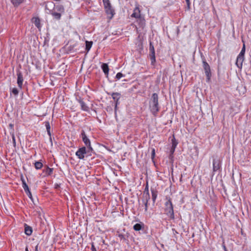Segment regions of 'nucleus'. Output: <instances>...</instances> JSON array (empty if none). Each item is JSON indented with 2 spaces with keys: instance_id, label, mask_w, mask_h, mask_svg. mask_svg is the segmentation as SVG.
Instances as JSON below:
<instances>
[{
  "instance_id": "f704fd0d",
  "label": "nucleus",
  "mask_w": 251,
  "mask_h": 251,
  "mask_svg": "<svg viewBox=\"0 0 251 251\" xmlns=\"http://www.w3.org/2000/svg\"><path fill=\"white\" fill-rule=\"evenodd\" d=\"M12 93L15 95V96H17L19 94V91L16 88H14L13 89H12Z\"/></svg>"
},
{
  "instance_id": "72a5a7b5",
  "label": "nucleus",
  "mask_w": 251,
  "mask_h": 251,
  "mask_svg": "<svg viewBox=\"0 0 251 251\" xmlns=\"http://www.w3.org/2000/svg\"><path fill=\"white\" fill-rule=\"evenodd\" d=\"M125 75L121 73H118L116 75V78L118 80L120 79Z\"/></svg>"
},
{
  "instance_id": "bb28decb",
  "label": "nucleus",
  "mask_w": 251,
  "mask_h": 251,
  "mask_svg": "<svg viewBox=\"0 0 251 251\" xmlns=\"http://www.w3.org/2000/svg\"><path fill=\"white\" fill-rule=\"evenodd\" d=\"M43 164L41 161H36L34 163V166L36 169L39 170L42 168Z\"/></svg>"
},
{
  "instance_id": "a19ab883",
  "label": "nucleus",
  "mask_w": 251,
  "mask_h": 251,
  "mask_svg": "<svg viewBox=\"0 0 251 251\" xmlns=\"http://www.w3.org/2000/svg\"><path fill=\"white\" fill-rule=\"evenodd\" d=\"M186 0V1L187 6H188V8H190V0Z\"/></svg>"
},
{
  "instance_id": "c85d7f7f",
  "label": "nucleus",
  "mask_w": 251,
  "mask_h": 251,
  "mask_svg": "<svg viewBox=\"0 0 251 251\" xmlns=\"http://www.w3.org/2000/svg\"><path fill=\"white\" fill-rule=\"evenodd\" d=\"M243 47L242 48V50H241L239 54H240L241 56H245V51H246L245 44L243 41Z\"/></svg>"
},
{
  "instance_id": "c756f323",
  "label": "nucleus",
  "mask_w": 251,
  "mask_h": 251,
  "mask_svg": "<svg viewBox=\"0 0 251 251\" xmlns=\"http://www.w3.org/2000/svg\"><path fill=\"white\" fill-rule=\"evenodd\" d=\"M10 134L11 135V137H12V143H13V146H14V147H16V139H15L14 132V131H11L10 132Z\"/></svg>"
},
{
  "instance_id": "7c9ffc66",
  "label": "nucleus",
  "mask_w": 251,
  "mask_h": 251,
  "mask_svg": "<svg viewBox=\"0 0 251 251\" xmlns=\"http://www.w3.org/2000/svg\"><path fill=\"white\" fill-rule=\"evenodd\" d=\"M52 15L53 16V17L57 20H59L60 19L61 15L60 13H57V12H53L52 13Z\"/></svg>"
},
{
  "instance_id": "412c9836",
  "label": "nucleus",
  "mask_w": 251,
  "mask_h": 251,
  "mask_svg": "<svg viewBox=\"0 0 251 251\" xmlns=\"http://www.w3.org/2000/svg\"><path fill=\"white\" fill-rule=\"evenodd\" d=\"M143 197H150V193H149V185L148 182L146 183V185L145 188V190L143 194Z\"/></svg>"
},
{
  "instance_id": "37998d69",
  "label": "nucleus",
  "mask_w": 251,
  "mask_h": 251,
  "mask_svg": "<svg viewBox=\"0 0 251 251\" xmlns=\"http://www.w3.org/2000/svg\"><path fill=\"white\" fill-rule=\"evenodd\" d=\"M9 127H10L11 129H12V131H14V129H13L14 125H13V124H10L9 125Z\"/></svg>"
},
{
  "instance_id": "f3484780",
  "label": "nucleus",
  "mask_w": 251,
  "mask_h": 251,
  "mask_svg": "<svg viewBox=\"0 0 251 251\" xmlns=\"http://www.w3.org/2000/svg\"><path fill=\"white\" fill-rule=\"evenodd\" d=\"M108 94L110 95L114 100H119L121 97V94L118 92L108 93Z\"/></svg>"
},
{
  "instance_id": "dca6fc26",
  "label": "nucleus",
  "mask_w": 251,
  "mask_h": 251,
  "mask_svg": "<svg viewBox=\"0 0 251 251\" xmlns=\"http://www.w3.org/2000/svg\"><path fill=\"white\" fill-rule=\"evenodd\" d=\"M25 233L28 236L31 235L32 233V227L26 224H25Z\"/></svg>"
},
{
  "instance_id": "423d86ee",
  "label": "nucleus",
  "mask_w": 251,
  "mask_h": 251,
  "mask_svg": "<svg viewBox=\"0 0 251 251\" xmlns=\"http://www.w3.org/2000/svg\"><path fill=\"white\" fill-rule=\"evenodd\" d=\"M149 50H150V57L151 60V65H153L155 62V50L154 48V46L153 45V44L151 42L150 43V47H149Z\"/></svg>"
},
{
  "instance_id": "9b49d317",
  "label": "nucleus",
  "mask_w": 251,
  "mask_h": 251,
  "mask_svg": "<svg viewBox=\"0 0 251 251\" xmlns=\"http://www.w3.org/2000/svg\"><path fill=\"white\" fill-rule=\"evenodd\" d=\"M131 17H134L136 19H138L141 17L140 10L138 6H136L133 10V12L131 15Z\"/></svg>"
},
{
  "instance_id": "a211bd4d",
  "label": "nucleus",
  "mask_w": 251,
  "mask_h": 251,
  "mask_svg": "<svg viewBox=\"0 0 251 251\" xmlns=\"http://www.w3.org/2000/svg\"><path fill=\"white\" fill-rule=\"evenodd\" d=\"M78 101L80 104L81 109L85 111H89V108L86 105L85 103L83 101V100L80 99L78 100Z\"/></svg>"
},
{
  "instance_id": "5701e85b",
  "label": "nucleus",
  "mask_w": 251,
  "mask_h": 251,
  "mask_svg": "<svg viewBox=\"0 0 251 251\" xmlns=\"http://www.w3.org/2000/svg\"><path fill=\"white\" fill-rule=\"evenodd\" d=\"M21 179L22 181L23 187L25 192H26L28 191L29 190H30L29 188L28 185L26 184L25 179L23 178H22Z\"/></svg>"
},
{
  "instance_id": "49530a36",
  "label": "nucleus",
  "mask_w": 251,
  "mask_h": 251,
  "mask_svg": "<svg viewBox=\"0 0 251 251\" xmlns=\"http://www.w3.org/2000/svg\"><path fill=\"white\" fill-rule=\"evenodd\" d=\"M118 105H115V111L116 112L117 110Z\"/></svg>"
},
{
  "instance_id": "4c0bfd02",
  "label": "nucleus",
  "mask_w": 251,
  "mask_h": 251,
  "mask_svg": "<svg viewBox=\"0 0 251 251\" xmlns=\"http://www.w3.org/2000/svg\"><path fill=\"white\" fill-rule=\"evenodd\" d=\"M91 250H92V251H97L96 249L95 248V247L94 245V243L92 244Z\"/></svg>"
},
{
  "instance_id": "79ce46f5",
  "label": "nucleus",
  "mask_w": 251,
  "mask_h": 251,
  "mask_svg": "<svg viewBox=\"0 0 251 251\" xmlns=\"http://www.w3.org/2000/svg\"><path fill=\"white\" fill-rule=\"evenodd\" d=\"M169 158L171 160H173L174 158L173 154H170Z\"/></svg>"
},
{
  "instance_id": "c9c22d12",
  "label": "nucleus",
  "mask_w": 251,
  "mask_h": 251,
  "mask_svg": "<svg viewBox=\"0 0 251 251\" xmlns=\"http://www.w3.org/2000/svg\"><path fill=\"white\" fill-rule=\"evenodd\" d=\"M56 8L57 10L59 11H64V7L62 5H58L56 6Z\"/></svg>"
},
{
  "instance_id": "20e7f679",
  "label": "nucleus",
  "mask_w": 251,
  "mask_h": 251,
  "mask_svg": "<svg viewBox=\"0 0 251 251\" xmlns=\"http://www.w3.org/2000/svg\"><path fill=\"white\" fill-rule=\"evenodd\" d=\"M81 137L83 142L88 149V151L92 152L93 151V149L91 147L90 140L87 137L85 131L83 130H82L81 132Z\"/></svg>"
},
{
  "instance_id": "a18cd8bd",
  "label": "nucleus",
  "mask_w": 251,
  "mask_h": 251,
  "mask_svg": "<svg viewBox=\"0 0 251 251\" xmlns=\"http://www.w3.org/2000/svg\"><path fill=\"white\" fill-rule=\"evenodd\" d=\"M115 102V105H118V104H119L120 103V102L119 101V100L117 101V100H114Z\"/></svg>"
},
{
  "instance_id": "4468645a",
  "label": "nucleus",
  "mask_w": 251,
  "mask_h": 251,
  "mask_svg": "<svg viewBox=\"0 0 251 251\" xmlns=\"http://www.w3.org/2000/svg\"><path fill=\"white\" fill-rule=\"evenodd\" d=\"M53 169L50 168L48 166L45 167L43 172L45 173L46 176H50L53 172Z\"/></svg>"
},
{
  "instance_id": "2eb2a0df",
  "label": "nucleus",
  "mask_w": 251,
  "mask_h": 251,
  "mask_svg": "<svg viewBox=\"0 0 251 251\" xmlns=\"http://www.w3.org/2000/svg\"><path fill=\"white\" fill-rule=\"evenodd\" d=\"M151 199L153 202V204H154L156 201V199L158 194V192L156 189L152 188H151Z\"/></svg>"
},
{
  "instance_id": "cd10ccee",
  "label": "nucleus",
  "mask_w": 251,
  "mask_h": 251,
  "mask_svg": "<svg viewBox=\"0 0 251 251\" xmlns=\"http://www.w3.org/2000/svg\"><path fill=\"white\" fill-rule=\"evenodd\" d=\"M24 0H11V2L15 6L19 5Z\"/></svg>"
},
{
  "instance_id": "9d476101",
  "label": "nucleus",
  "mask_w": 251,
  "mask_h": 251,
  "mask_svg": "<svg viewBox=\"0 0 251 251\" xmlns=\"http://www.w3.org/2000/svg\"><path fill=\"white\" fill-rule=\"evenodd\" d=\"M24 81L23 75L21 72H17V84L18 87L22 89L23 88V83Z\"/></svg>"
},
{
  "instance_id": "0eeeda50",
  "label": "nucleus",
  "mask_w": 251,
  "mask_h": 251,
  "mask_svg": "<svg viewBox=\"0 0 251 251\" xmlns=\"http://www.w3.org/2000/svg\"><path fill=\"white\" fill-rule=\"evenodd\" d=\"M88 151V150H86V148L85 147L79 148L77 151L75 152V155L80 159H83L84 158V154Z\"/></svg>"
},
{
  "instance_id": "6ab92c4d",
  "label": "nucleus",
  "mask_w": 251,
  "mask_h": 251,
  "mask_svg": "<svg viewBox=\"0 0 251 251\" xmlns=\"http://www.w3.org/2000/svg\"><path fill=\"white\" fill-rule=\"evenodd\" d=\"M101 69L103 72V73L105 74V75H107L108 74L109 72V67L106 63H103L101 65Z\"/></svg>"
},
{
  "instance_id": "aec40b11",
  "label": "nucleus",
  "mask_w": 251,
  "mask_h": 251,
  "mask_svg": "<svg viewBox=\"0 0 251 251\" xmlns=\"http://www.w3.org/2000/svg\"><path fill=\"white\" fill-rule=\"evenodd\" d=\"M33 23L37 28L41 27L40 25V20L38 17H35L32 19Z\"/></svg>"
},
{
  "instance_id": "473e14b6",
  "label": "nucleus",
  "mask_w": 251,
  "mask_h": 251,
  "mask_svg": "<svg viewBox=\"0 0 251 251\" xmlns=\"http://www.w3.org/2000/svg\"><path fill=\"white\" fill-rule=\"evenodd\" d=\"M155 149L154 148L151 149V158L152 160L153 161V159L155 157Z\"/></svg>"
},
{
  "instance_id": "f03ea898",
  "label": "nucleus",
  "mask_w": 251,
  "mask_h": 251,
  "mask_svg": "<svg viewBox=\"0 0 251 251\" xmlns=\"http://www.w3.org/2000/svg\"><path fill=\"white\" fill-rule=\"evenodd\" d=\"M166 201L165 203V213L171 219H174L175 218L174 212L171 199L170 197H166Z\"/></svg>"
},
{
  "instance_id": "de8ad7c7",
  "label": "nucleus",
  "mask_w": 251,
  "mask_h": 251,
  "mask_svg": "<svg viewBox=\"0 0 251 251\" xmlns=\"http://www.w3.org/2000/svg\"><path fill=\"white\" fill-rule=\"evenodd\" d=\"M50 137V140L51 143V144H52V138H51V135H50V136H49Z\"/></svg>"
},
{
  "instance_id": "393cba45",
  "label": "nucleus",
  "mask_w": 251,
  "mask_h": 251,
  "mask_svg": "<svg viewBox=\"0 0 251 251\" xmlns=\"http://www.w3.org/2000/svg\"><path fill=\"white\" fill-rule=\"evenodd\" d=\"M171 141H172L171 148L176 149V148L178 144V142L175 139L174 135H173V138L172 139Z\"/></svg>"
},
{
  "instance_id": "09e8293b",
  "label": "nucleus",
  "mask_w": 251,
  "mask_h": 251,
  "mask_svg": "<svg viewBox=\"0 0 251 251\" xmlns=\"http://www.w3.org/2000/svg\"><path fill=\"white\" fill-rule=\"evenodd\" d=\"M59 187V185L58 184H56L55 185V188L56 189H57V188H58Z\"/></svg>"
},
{
  "instance_id": "ea45409f",
  "label": "nucleus",
  "mask_w": 251,
  "mask_h": 251,
  "mask_svg": "<svg viewBox=\"0 0 251 251\" xmlns=\"http://www.w3.org/2000/svg\"><path fill=\"white\" fill-rule=\"evenodd\" d=\"M175 151V149L173 148H171L170 151V154H174V152Z\"/></svg>"
},
{
  "instance_id": "58836bf2",
  "label": "nucleus",
  "mask_w": 251,
  "mask_h": 251,
  "mask_svg": "<svg viewBox=\"0 0 251 251\" xmlns=\"http://www.w3.org/2000/svg\"><path fill=\"white\" fill-rule=\"evenodd\" d=\"M222 247H223V249L224 250V251H228L227 249H226V245H225L224 242H223V244H222Z\"/></svg>"
},
{
  "instance_id": "6e6552de",
  "label": "nucleus",
  "mask_w": 251,
  "mask_h": 251,
  "mask_svg": "<svg viewBox=\"0 0 251 251\" xmlns=\"http://www.w3.org/2000/svg\"><path fill=\"white\" fill-rule=\"evenodd\" d=\"M104 8L108 18L110 20L111 19L115 14L114 9L112 7L111 5L106 6Z\"/></svg>"
},
{
  "instance_id": "b1692460",
  "label": "nucleus",
  "mask_w": 251,
  "mask_h": 251,
  "mask_svg": "<svg viewBox=\"0 0 251 251\" xmlns=\"http://www.w3.org/2000/svg\"><path fill=\"white\" fill-rule=\"evenodd\" d=\"M85 44H86V48H85V50H86L88 52L89 51V50H90L92 46V44H93V42L92 41H86L85 42Z\"/></svg>"
},
{
  "instance_id": "2f4dec72",
  "label": "nucleus",
  "mask_w": 251,
  "mask_h": 251,
  "mask_svg": "<svg viewBox=\"0 0 251 251\" xmlns=\"http://www.w3.org/2000/svg\"><path fill=\"white\" fill-rule=\"evenodd\" d=\"M104 7L106 6H109L111 5L110 2L109 0H102Z\"/></svg>"
},
{
  "instance_id": "f257e3e1",
  "label": "nucleus",
  "mask_w": 251,
  "mask_h": 251,
  "mask_svg": "<svg viewBox=\"0 0 251 251\" xmlns=\"http://www.w3.org/2000/svg\"><path fill=\"white\" fill-rule=\"evenodd\" d=\"M157 94L153 93L149 101V108L151 113L155 116H156L160 109Z\"/></svg>"
},
{
  "instance_id": "8fccbe9b",
  "label": "nucleus",
  "mask_w": 251,
  "mask_h": 251,
  "mask_svg": "<svg viewBox=\"0 0 251 251\" xmlns=\"http://www.w3.org/2000/svg\"><path fill=\"white\" fill-rule=\"evenodd\" d=\"M25 251H28V248H27V247H26L25 248Z\"/></svg>"
},
{
  "instance_id": "c03bdc74",
  "label": "nucleus",
  "mask_w": 251,
  "mask_h": 251,
  "mask_svg": "<svg viewBox=\"0 0 251 251\" xmlns=\"http://www.w3.org/2000/svg\"><path fill=\"white\" fill-rule=\"evenodd\" d=\"M35 251H38V244H37L35 248Z\"/></svg>"
},
{
  "instance_id": "1a4fd4ad",
  "label": "nucleus",
  "mask_w": 251,
  "mask_h": 251,
  "mask_svg": "<svg viewBox=\"0 0 251 251\" xmlns=\"http://www.w3.org/2000/svg\"><path fill=\"white\" fill-rule=\"evenodd\" d=\"M245 60V56H241L240 54H238L237 56L236 61V65L237 67L241 69L243 66V63Z\"/></svg>"
},
{
  "instance_id": "7ed1b4c3",
  "label": "nucleus",
  "mask_w": 251,
  "mask_h": 251,
  "mask_svg": "<svg viewBox=\"0 0 251 251\" xmlns=\"http://www.w3.org/2000/svg\"><path fill=\"white\" fill-rule=\"evenodd\" d=\"M202 66L206 77V81L209 82L211 76V73L210 66L206 61L204 57L202 58Z\"/></svg>"
},
{
  "instance_id": "ddd939ff",
  "label": "nucleus",
  "mask_w": 251,
  "mask_h": 251,
  "mask_svg": "<svg viewBox=\"0 0 251 251\" xmlns=\"http://www.w3.org/2000/svg\"><path fill=\"white\" fill-rule=\"evenodd\" d=\"M150 197H142V201L145 206V211L147 212L148 209V202Z\"/></svg>"
},
{
  "instance_id": "e433bc0d",
  "label": "nucleus",
  "mask_w": 251,
  "mask_h": 251,
  "mask_svg": "<svg viewBox=\"0 0 251 251\" xmlns=\"http://www.w3.org/2000/svg\"><path fill=\"white\" fill-rule=\"evenodd\" d=\"M25 193L26 194V195L28 196V197L31 199V200H32V194H31V192L30 191V190H29L28 191L25 192Z\"/></svg>"
},
{
  "instance_id": "4be33fe9",
  "label": "nucleus",
  "mask_w": 251,
  "mask_h": 251,
  "mask_svg": "<svg viewBox=\"0 0 251 251\" xmlns=\"http://www.w3.org/2000/svg\"><path fill=\"white\" fill-rule=\"evenodd\" d=\"M144 227V224H136L133 226V229L135 231H140Z\"/></svg>"
},
{
  "instance_id": "39448f33",
  "label": "nucleus",
  "mask_w": 251,
  "mask_h": 251,
  "mask_svg": "<svg viewBox=\"0 0 251 251\" xmlns=\"http://www.w3.org/2000/svg\"><path fill=\"white\" fill-rule=\"evenodd\" d=\"M213 172H220L221 168V161L218 157L213 159Z\"/></svg>"
},
{
  "instance_id": "3c124183",
  "label": "nucleus",
  "mask_w": 251,
  "mask_h": 251,
  "mask_svg": "<svg viewBox=\"0 0 251 251\" xmlns=\"http://www.w3.org/2000/svg\"><path fill=\"white\" fill-rule=\"evenodd\" d=\"M55 1H60L61 0H53Z\"/></svg>"
},
{
  "instance_id": "a878e982",
  "label": "nucleus",
  "mask_w": 251,
  "mask_h": 251,
  "mask_svg": "<svg viewBox=\"0 0 251 251\" xmlns=\"http://www.w3.org/2000/svg\"><path fill=\"white\" fill-rule=\"evenodd\" d=\"M45 126L46 127L47 131L49 136H50V126L49 121L45 122Z\"/></svg>"
},
{
  "instance_id": "f8f14e48",
  "label": "nucleus",
  "mask_w": 251,
  "mask_h": 251,
  "mask_svg": "<svg viewBox=\"0 0 251 251\" xmlns=\"http://www.w3.org/2000/svg\"><path fill=\"white\" fill-rule=\"evenodd\" d=\"M136 22L140 28H144L146 25V21L143 17H141L137 19Z\"/></svg>"
}]
</instances>
